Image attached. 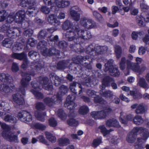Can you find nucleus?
Masks as SVG:
<instances>
[{"mask_svg": "<svg viewBox=\"0 0 149 149\" xmlns=\"http://www.w3.org/2000/svg\"><path fill=\"white\" fill-rule=\"evenodd\" d=\"M72 25V23L68 20H66L63 24V29H70L65 33L66 40L69 41H73L77 44L80 43V39L87 40L91 38V33L88 31L81 29L77 23L73 26Z\"/></svg>", "mask_w": 149, "mask_h": 149, "instance_id": "1", "label": "nucleus"}, {"mask_svg": "<svg viewBox=\"0 0 149 149\" xmlns=\"http://www.w3.org/2000/svg\"><path fill=\"white\" fill-rule=\"evenodd\" d=\"M35 74L34 72L32 71L27 73H22L21 74L22 78L20 82L19 92L21 93L24 95L25 94V89L29 85V82L31 80V75L34 76Z\"/></svg>", "mask_w": 149, "mask_h": 149, "instance_id": "2", "label": "nucleus"}, {"mask_svg": "<svg viewBox=\"0 0 149 149\" xmlns=\"http://www.w3.org/2000/svg\"><path fill=\"white\" fill-rule=\"evenodd\" d=\"M10 27L9 23L4 24L0 27V32L5 33L8 37L13 38H15L20 35V31L19 28Z\"/></svg>", "mask_w": 149, "mask_h": 149, "instance_id": "3", "label": "nucleus"}, {"mask_svg": "<svg viewBox=\"0 0 149 149\" xmlns=\"http://www.w3.org/2000/svg\"><path fill=\"white\" fill-rule=\"evenodd\" d=\"M0 125L3 130L2 135L4 139L10 141H14L15 142L17 141V136L11 132L10 131V128L8 125L5 123H1V121H0Z\"/></svg>", "mask_w": 149, "mask_h": 149, "instance_id": "4", "label": "nucleus"}, {"mask_svg": "<svg viewBox=\"0 0 149 149\" xmlns=\"http://www.w3.org/2000/svg\"><path fill=\"white\" fill-rule=\"evenodd\" d=\"M107 49L108 48L106 46H97L93 47L92 45H90L86 48L85 52L94 56L104 53Z\"/></svg>", "mask_w": 149, "mask_h": 149, "instance_id": "5", "label": "nucleus"}, {"mask_svg": "<svg viewBox=\"0 0 149 149\" xmlns=\"http://www.w3.org/2000/svg\"><path fill=\"white\" fill-rule=\"evenodd\" d=\"M113 61L112 59L109 60L105 64L104 71L105 72L109 71L110 75L114 77H117L119 75L120 72L118 68L113 65Z\"/></svg>", "mask_w": 149, "mask_h": 149, "instance_id": "6", "label": "nucleus"}, {"mask_svg": "<svg viewBox=\"0 0 149 149\" xmlns=\"http://www.w3.org/2000/svg\"><path fill=\"white\" fill-rule=\"evenodd\" d=\"M26 12L23 10H19L14 16V18H12L11 21L14 20L17 23H21L22 22V25L26 24L28 26V23L27 22H23L25 19Z\"/></svg>", "mask_w": 149, "mask_h": 149, "instance_id": "7", "label": "nucleus"}, {"mask_svg": "<svg viewBox=\"0 0 149 149\" xmlns=\"http://www.w3.org/2000/svg\"><path fill=\"white\" fill-rule=\"evenodd\" d=\"M80 23L82 26L88 29L95 28L97 26L96 24L94 21L86 17L81 18Z\"/></svg>", "mask_w": 149, "mask_h": 149, "instance_id": "8", "label": "nucleus"}, {"mask_svg": "<svg viewBox=\"0 0 149 149\" xmlns=\"http://www.w3.org/2000/svg\"><path fill=\"white\" fill-rule=\"evenodd\" d=\"M130 133H133L136 136L138 134L143 133V138L145 140L149 136V132L148 130L142 127H135Z\"/></svg>", "mask_w": 149, "mask_h": 149, "instance_id": "9", "label": "nucleus"}, {"mask_svg": "<svg viewBox=\"0 0 149 149\" xmlns=\"http://www.w3.org/2000/svg\"><path fill=\"white\" fill-rule=\"evenodd\" d=\"M17 117L20 120L25 123L29 122L32 120L31 115L26 111H22L19 112Z\"/></svg>", "mask_w": 149, "mask_h": 149, "instance_id": "10", "label": "nucleus"}, {"mask_svg": "<svg viewBox=\"0 0 149 149\" xmlns=\"http://www.w3.org/2000/svg\"><path fill=\"white\" fill-rule=\"evenodd\" d=\"M14 88V86L11 83L0 84V91L4 94L12 92Z\"/></svg>", "mask_w": 149, "mask_h": 149, "instance_id": "11", "label": "nucleus"}, {"mask_svg": "<svg viewBox=\"0 0 149 149\" xmlns=\"http://www.w3.org/2000/svg\"><path fill=\"white\" fill-rule=\"evenodd\" d=\"M69 91V88L67 86L64 85H61L60 87V91L56 96V101L58 102H60L62 100V97L66 94Z\"/></svg>", "mask_w": 149, "mask_h": 149, "instance_id": "12", "label": "nucleus"}, {"mask_svg": "<svg viewBox=\"0 0 149 149\" xmlns=\"http://www.w3.org/2000/svg\"><path fill=\"white\" fill-rule=\"evenodd\" d=\"M55 30L53 27L48 29L47 30H42L40 31L38 35V38L39 40L53 33Z\"/></svg>", "mask_w": 149, "mask_h": 149, "instance_id": "13", "label": "nucleus"}, {"mask_svg": "<svg viewBox=\"0 0 149 149\" xmlns=\"http://www.w3.org/2000/svg\"><path fill=\"white\" fill-rule=\"evenodd\" d=\"M59 51L54 47H52L49 49H45L42 50L41 52L44 56H50L58 54L59 53Z\"/></svg>", "mask_w": 149, "mask_h": 149, "instance_id": "14", "label": "nucleus"}, {"mask_svg": "<svg viewBox=\"0 0 149 149\" xmlns=\"http://www.w3.org/2000/svg\"><path fill=\"white\" fill-rule=\"evenodd\" d=\"M20 1V5L23 7H33L36 3V0H19Z\"/></svg>", "mask_w": 149, "mask_h": 149, "instance_id": "15", "label": "nucleus"}, {"mask_svg": "<svg viewBox=\"0 0 149 149\" xmlns=\"http://www.w3.org/2000/svg\"><path fill=\"white\" fill-rule=\"evenodd\" d=\"M12 97L13 101L19 105H22L24 103L23 96L18 93L13 94Z\"/></svg>", "mask_w": 149, "mask_h": 149, "instance_id": "16", "label": "nucleus"}, {"mask_svg": "<svg viewBox=\"0 0 149 149\" xmlns=\"http://www.w3.org/2000/svg\"><path fill=\"white\" fill-rule=\"evenodd\" d=\"M127 68L131 69L133 71L138 73L139 65L136 63L132 62L129 60H126Z\"/></svg>", "mask_w": 149, "mask_h": 149, "instance_id": "17", "label": "nucleus"}, {"mask_svg": "<svg viewBox=\"0 0 149 149\" xmlns=\"http://www.w3.org/2000/svg\"><path fill=\"white\" fill-rule=\"evenodd\" d=\"M92 117L95 119H102L106 117V113L102 110L98 111H93L91 113Z\"/></svg>", "mask_w": 149, "mask_h": 149, "instance_id": "18", "label": "nucleus"}, {"mask_svg": "<svg viewBox=\"0 0 149 149\" xmlns=\"http://www.w3.org/2000/svg\"><path fill=\"white\" fill-rule=\"evenodd\" d=\"M48 81V78L47 77L40 78L39 83L45 89L48 90H52V85H47Z\"/></svg>", "mask_w": 149, "mask_h": 149, "instance_id": "19", "label": "nucleus"}, {"mask_svg": "<svg viewBox=\"0 0 149 149\" xmlns=\"http://www.w3.org/2000/svg\"><path fill=\"white\" fill-rule=\"evenodd\" d=\"M0 81L7 83H12L13 81L11 76L8 74L4 73H0Z\"/></svg>", "mask_w": 149, "mask_h": 149, "instance_id": "20", "label": "nucleus"}, {"mask_svg": "<svg viewBox=\"0 0 149 149\" xmlns=\"http://www.w3.org/2000/svg\"><path fill=\"white\" fill-rule=\"evenodd\" d=\"M11 56L12 58L19 60H23V61H26V55L25 53L22 52L21 53H13Z\"/></svg>", "mask_w": 149, "mask_h": 149, "instance_id": "21", "label": "nucleus"}, {"mask_svg": "<svg viewBox=\"0 0 149 149\" xmlns=\"http://www.w3.org/2000/svg\"><path fill=\"white\" fill-rule=\"evenodd\" d=\"M50 79L51 81H54L53 84L56 86H59L61 84L62 79L54 73L50 75Z\"/></svg>", "mask_w": 149, "mask_h": 149, "instance_id": "22", "label": "nucleus"}, {"mask_svg": "<svg viewBox=\"0 0 149 149\" xmlns=\"http://www.w3.org/2000/svg\"><path fill=\"white\" fill-rule=\"evenodd\" d=\"M106 125L107 127H114L117 128H119L120 125L119 124L118 121L114 118H111L108 119L106 122Z\"/></svg>", "mask_w": 149, "mask_h": 149, "instance_id": "23", "label": "nucleus"}, {"mask_svg": "<svg viewBox=\"0 0 149 149\" xmlns=\"http://www.w3.org/2000/svg\"><path fill=\"white\" fill-rule=\"evenodd\" d=\"M47 21L52 25L57 26L60 24V22L56 18V16L54 14L49 15L47 18Z\"/></svg>", "mask_w": 149, "mask_h": 149, "instance_id": "24", "label": "nucleus"}, {"mask_svg": "<svg viewBox=\"0 0 149 149\" xmlns=\"http://www.w3.org/2000/svg\"><path fill=\"white\" fill-rule=\"evenodd\" d=\"M22 40L19 39L18 40L17 42L15 43L14 45L13 48V50L15 52L17 51H19L24 48L25 46V44L24 42V40L22 39V42H20V40Z\"/></svg>", "mask_w": 149, "mask_h": 149, "instance_id": "25", "label": "nucleus"}, {"mask_svg": "<svg viewBox=\"0 0 149 149\" xmlns=\"http://www.w3.org/2000/svg\"><path fill=\"white\" fill-rule=\"evenodd\" d=\"M113 81V79L109 76L105 77L102 81V85L100 86V88L102 90H104L106 86L109 85L110 82Z\"/></svg>", "mask_w": 149, "mask_h": 149, "instance_id": "26", "label": "nucleus"}, {"mask_svg": "<svg viewBox=\"0 0 149 149\" xmlns=\"http://www.w3.org/2000/svg\"><path fill=\"white\" fill-rule=\"evenodd\" d=\"M76 59L78 60L79 62L81 63L82 62H84L85 61L88 62L84 63H90L91 61L90 60H91V59L89 58V56H78L76 58Z\"/></svg>", "mask_w": 149, "mask_h": 149, "instance_id": "27", "label": "nucleus"}, {"mask_svg": "<svg viewBox=\"0 0 149 149\" xmlns=\"http://www.w3.org/2000/svg\"><path fill=\"white\" fill-rule=\"evenodd\" d=\"M38 12V9L35 7L29 8L26 12L27 15L30 17L35 16Z\"/></svg>", "mask_w": 149, "mask_h": 149, "instance_id": "28", "label": "nucleus"}, {"mask_svg": "<svg viewBox=\"0 0 149 149\" xmlns=\"http://www.w3.org/2000/svg\"><path fill=\"white\" fill-rule=\"evenodd\" d=\"M3 119L6 122L12 123H16L17 122V119L15 117L9 115H6Z\"/></svg>", "mask_w": 149, "mask_h": 149, "instance_id": "29", "label": "nucleus"}, {"mask_svg": "<svg viewBox=\"0 0 149 149\" xmlns=\"http://www.w3.org/2000/svg\"><path fill=\"white\" fill-rule=\"evenodd\" d=\"M45 134L46 138L52 143H54L56 140L55 136L50 132L46 131L45 132Z\"/></svg>", "mask_w": 149, "mask_h": 149, "instance_id": "30", "label": "nucleus"}, {"mask_svg": "<svg viewBox=\"0 0 149 149\" xmlns=\"http://www.w3.org/2000/svg\"><path fill=\"white\" fill-rule=\"evenodd\" d=\"M58 143L61 146H63L68 145L70 143L69 140L67 138H62L58 139Z\"/></svg>", "mask_w": 149, "mask_h": 149, "instance_id": "31", "label": "nucleus"}, {"mask_svg": "<svg viewBox=\"0 0 149 149\" xmlns=\"http://www.w3.org/2000/svg\"><path fill=\"white\" fill-rule=\"evenodd\" d=\"M143 120L140 116L136 115L133 119V123L136 125H140L143 123Z\"/></svg>", "mask_w": 149, "mask_h": 149, "instance_id": "32", "label": "nucleus"}, {"mask_svg": "<svg viewBox=\"0 0 149 149\" xmlns=\"http://www.w3.org/2000/svg\"><path fill=\"white\" fill-rule=\"evenodd\" d=\"M146 111V109L144 106L142 104H139L135 110V113L137 114H143Z\"/></svg>", "mask_w": 149, "mask_h": 149, "instance_id": "33", "label": "nucleus"}, {"mask_svg": "<svg viewBox=\"0 0 149 149\" xmlns=\"http://www.w3.org/2000/svg\"><path fill=\"white\" fill-rule=\"evenodd\" d=\"M138 84L144 88H148V83L146 82L145 79L143 77L139 78Z\"/></svg>", "mask_w": 149, "mask_h": 149, "instance_id": "34", "label": "nucleus"}, {"mask_svg": "<svg viewBox=\"0 0 149 149\" xmlns=\"http://www.w3.org/2000/svg\"><path fill=\"white\" fill-rule=\"evenodd\" d=\"M100 93L102 96L106 98L111 97L113 95V92L109 90L105 91L104 92L101 91Z\"/></svg>", "mask_w": 149, "mask_h": 149, "instance_id": "35", "label": "nucleus"}, {"mask_svg": "<svg viewBox=\"0 0 149 149\" xmlns=\"http://www.w3.org/2000/svg\"><path fill=\"white\" fill-rule=\"evenodd\" d=\"M56 97V96H55ZM55 96H53V98L46 97L44 99V102L47 105L49 106H52L55 103V101L54 99Z\"/></svg>", "mask_w": 149, "mask_h": 149, "instance_id": "36", "label": "nucleus"}, {"mask_svg": "<svg viewBox=\"0 0 149 149\" xmlns=\"http://www.w3.org/2000/svg\"><path fill=\"white\" fill-rule=\"evenodd\" d=\"M13 43V41L9 39H4L2 42V45L6 47H10Z\"/></svg>", "mask_w": 149, "mask_h": 149, "instance_id": "37", "label": "nucleus"}, {"mask_svg": "<svg viewBox=\"0 0 149 149\" xmlns=\"http://www.w3.org/2000/svg\"><path fill=\"white\" fill-rule=\"evenodd\" d=\"M68 62L66 61H60L58 63L57 68L58 69H63L67 66Z\"/></svg>", "mask_w": 149, "mask_h": 149, "instance_id": "38", "label": "nucleus"}, {"mask_svg": "<svg viewBox=\"0 0 149 149\" xmlns=\"http://www.w3.org/2000/svg\"><path fill=\"white\" fill-rule=\"evenodd\" d=\"M115 48L116 58H119L122 53L121 47L119 45H116L115 46Z\"/></svg>", "mask_w": 149, "mask_h": 149, "instance_id": "39", "label": "nucleus"}, {"mask_svg": "<svg viewBox=\"0 0 149 149\" xmlns=\"http://www.w3.org/2000/svg\"><path fill=\"white\" fill-rule=\"evenodd\" d=\"M136 138V136L130 132L127 136L126 140L128 143H132L134 141Z\"/></svg>", "mask_w": 149, "mask_h": 149, "instance_id": "40", "label": "nucleus"}, {"mask_svg": "<svg viewBox=\"0 0 149 149\" xmlns=\"http://www.w3.org/2000/svg\"><path fill=\"white\" fill-rule=\"evenodd\" d=\"M70 14L75 21H77L80 19V14L77 13V12L74 10H72L70 12Z\"/></svg>", "mask_w": 149, "mask_h": 149, "instance_id": "41", "label": "nucleus"}, {"mask_svg": "<svg viewBox=\"0 0 149 149\" xmlns=\"http://www.w3.org/2000/svg\"><path fill=\"white\" fill-rule=\"evenodd\" d=\"M98 128L100 130L101 132L103 134L104 136L109 134L111 131V130H107L105 127V126L104 125L100 126Z\"/></svg>", "mask_w": 149, "mask_h": 149, "instance_id": "42", "label": "nucleus"}, {"mask_svg": "<svg viewBox=\"0 0 149 149\" xmlns=\"http://www.w3.org/2000/svg\"><path fill=\"white\" fill-rule=\"evenodd\" d=\"M33 125L35 128L42 131L45 130L46 128L45 125L39 123L34 124Z\"/></svg>", "mask_w": 149, "mask_h": 149, "instance_id": "43", "label": "nucleus"}, {"mask_svg": "<svg viewBox=\"0 0 149 149\" xmlns=\"http://www.w3.org/2000/svg\"><path fill=\"white\" fill-rule=\"evenodd\" d=\"M130 95L133 96L134 99L141 98L142 97V94L139 92L130 91Z\"/></svg>", "mask_w": 149, "mask_h": 149, "instance_id": "44", "label": "nucleus"}, {"mask_svg": "<svg viewBox=\"0 0 149 149\" xmlns=\"http://www.w3.org/2000/svg\"><path fill=\"white\" fill-rule=\"evenodd\" d=\"M47 45V42L45 40H42L40 42L38 43L37 45V48L38 49H41V50L44 49H46L45 48V47Z\"/></svg>", "mask_w": 149, "mask_h": 149, "instance_id": "45", "label": "nucleus"}, {"mask_svg": "<svg viewBox=\"0 0 149 149\" xmlns=\"http://www.w3.org/2000/svg\"><path fill=\"white\" fill-rule=\"evenodd\" d=\"M136 22L140 26H143L145 23L143 22L144 20V17L141 16H137L136 17Z\"/></svg>", "mask_w": 149, "mask_h": 149, "instance_id": "46", "label": "nucleus"}, {"mask_svg": "<svg viewBox=\"0 0 149 149\" xmlns=\"http://www.w3.org/2000/svg\"><path fill=\"white\" fill-rule=\"evenodd\" d=\"M57 114L58 116L63 120H65L67 117L66 114L61 109H60L58 110Z\"/></svg>", "mask_w": 149, "mask_h": 149, "instance_id": "47", "label": "nucleus"}, {"mask_svg": "<svg viewBox=\"0 0 149 149\" xmlns=\"http://www.w3.org/2000/svg\"><path fill=\"white\" fill-rule=\"evenodd\" d=\"M64 105L65 107L71 110L73 109L76 106L74 102H65Z\"/></svg>", "mask_w": 149, "mask_h": 149, "instance_id": "48", "label": "nucleus"}, {"mask_svg": "<svg viewBox=\"0 0 149 149\" xmlns=\"http://www.w3.org/2000/svg\"><path fill=\"white\" fill-rule=\"evenodd\" d=\"M67 123L70 126H76L78 125V121L73 118L68 120Z\"/></svg>", "mask_w": 149, "mask_h": 149, "instance_id": "49", "label": "nucleus"}, {"mask_svg": "<svg viewBox=\"0 0 149 149\" xmlns=\"http://www.w3.org/2000/svg\"><path fill=\"white\" fill-rule=\"evenodd\" d=\"M46 114L45 112L38 113L37 115H36V117L37 120L42 122H44L45 120V117Z\"/></svg>", "mask_w": 149, "mask_h": 149, "instance_id": "50", "label": "nucleus"}, {"mask_svg": "<svg viewBox=\"0 0 149 149\" xmlns=\"http://www.w3.org/2000/svg\"><path fill=\"white\" fill-rule=\"evenodd\" d=\"M89 111L88 107L86 106H83L81 107L79 110V112L81 114H86Z\"/></svg>", "mask_w": 149, "mask_h": 149, "instance_id": "51", "label": "nucleus"}, {"mask_svg": "<svg viewBox=\"0 0 149 149\" xmlns=\"http://www.w3.org/2000/svg\"><path fill=\"white\" fill-rule=\"evenodd\" d=\"M7 15V13L6 11L2 10L0 11V22L3 21L5 19Z\"/></svg>", "mask_w": 149, "mask_h": 149, "instance_id": "52", "label": "nucleus"}, {"mask_svg": "<svg viewBox=\"0 0 149 149\" xmlns=\"http://www.w3.org/2000/svg\"><path fill=\"white\" fill-rule=\"evenodd\" d=\"M126 61V59L125 57H123L121 58V61L119 64V67L121 70H123L125 68Z\"/></svg>", "mask_w": 149, "mask_h": 149, "instance_id": "53", "label": "nucleus"}, {"mask_svg": "<svg viewBox=\"0 0 149 149\" xmlns=\"http://www.w3.org/2000/svg\"><path fill=\"white\" fill-rule=\"evenodd\" d=\"M126 116V114L123 112H121L119 117V120L121 123L123 124L127 123V120H125Z\"/></svg>", "mask_w": 149, "mask_h": 149, "instance_id": "54", "label": "nucleus"}, {"mask_svg": "<svg viewBox=\"0 0 149 149\" xmlns=\"http://www.w3.org/2000/svg\"><path fill=\"white\" fill-rule=\"evenodd\" d=\"M94 101L95 103H100V104H105L106 101L103 100L102 98L99 96H97L94 97Z\"/></svg>", "mask_w": 149, "mask_h": 149, "instance_id": "55", "label": "nucleus"}, {"mask_svg": "<svg viewBox=\"0 0 149 149\" xmlns=\"http://www.w3.org/2000/svg\"><path fill=\"white\" fill-rule=\"evenodd\" d=\"M33 30L31 29L25 30L23 32L24 35L26 37L29 38L33 34Z\"/></svg>", "mask_w": 149, "mask_h": 149, "instance_id": "56", "label": "nucleus"}, {"mask_svg": "<svg viewBox=\"0 0 149 149\" xmlns=\"http://www.w3.org/2000/svg\"><path fill=\"white\" fill-rule=\"evenodd\" d=\"M77 82L74 81L71 83L70 84V88L72 92L77 94V90L75 89Z\"/></svg>", "mask_w": 149, "mask_h": 149, "instance_id": "57", "label": "nucleus"}, {"mask_svg": "<svg viewBox=\"0 0 149 149\" xmlns=\"http://www.w3.org/2000/svg\"><path fill=\"white\" fill-rule=\"evenodd\" d=\"M36 108L39 111H43L45 109L44 104L41 102H38L36 104Z\"/></svg>", "mask_w": 149, "mask_h": 149, "instance_id": "58", "label": "nucleus"}, {"mask_svg": "<svg viewBox=\"0 0 149 149\" xmlns=\"http://www.w3.org/2000/svg\"><path fill=\"white\" fill-rule=\"evenodd\" d=\"M143 41L146 44V49L148 51H149V36L146 35L143 38Z\"/></svg>", "mask_w": 149, "mask_h": 149, "instance_id": "59", "label": "nucleus"}, {"mask_svg": "<svg viewBox=\"0 0 149 149\" xmlns=\"http://www.w3.org/2000/svg\"><path fill=\"white\" fill-rule=\"evenodd\" d=\"M9 106V104L5 102H2L0 103V108L2 109L4 111H7L9 110V109L7 108V107Z\"/></svg>", "mask_w": 149, "mask_h": 149, "instance_id": "60", "label": "nucleus"}, {"mask_svg": "<svg viewBox=\"0 0 149 149\" xmlns=\"http://www.w3.org/2000/svg\"><path fill=\"white\" fill-rule=\"evenodd\" d=\"M49 125L52 127H55L57 126V123L54 118H52L49 120Z\"/></svg>", "mask_w": 149, "mask_h": 149, "instance_id": "61", "label": "nucleus"}, {"mask_svg": "<svg viewBox=\"0 0 149 149\" xmlns=\"http://www.w3.org/2000/svg\"><path fill=\"white\" fill-rule=\"evenodd\" d=\"M31 92L32 93L35 95V97L37 98H41L43 97V95L42 93L36 90L32 89L31 90Z\"/></svg>", "mask_w": 149, "mask_h": 149, "instance_id": "62", "label": "nucleus"}, {"mask_svg": "<svg viewBox=\"0 0 149 149\" xmlns=\"http://www.w3.org/2000/svg\"><path fill=\"white\" fill-rule=\"evenodd\" d=\"M141 138H138L137 141L138 143H136L135 145V147L136 149H142L143 148V146L140 142L141 141Z\"/></svg>", "mask_w": 149, "mask_h": 149, "instance_id": "63", "label": "nucleus"}, {"mask_svg": "<svg viewBox=\"0 0 149 149\" xmlns=\"http://www.w3.org/2000/svg\"><path fill=\"white\" fill-rule=\"evenodd\" d=\"M138 35L140 36L142 35V33L141 32H136L133 31L132 32L131 35L132 38L134 40H136L137 39Z\"/></svg>", "mask_w": 149, "mask_h": 149, "instance_id": "64", "label": "nucleus"}]
</instances>
